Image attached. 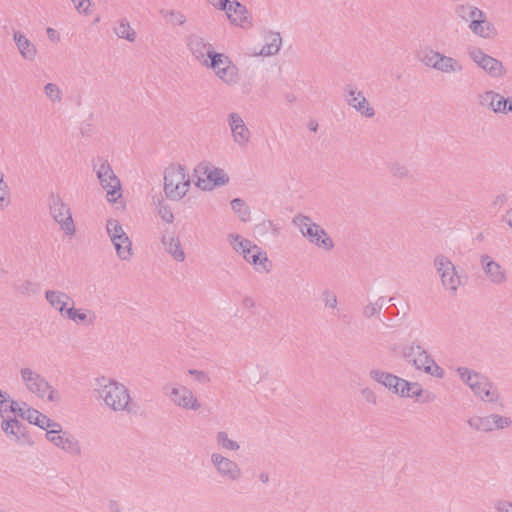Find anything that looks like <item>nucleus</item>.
Returning <instances> with one entry per match:
<instances>
[{
  "mask_svg": "<svg viewBox=\"0 0 512 512\" xmlns=\"http://www.w3.org/2000/svg\"><path fill=\"white\" fill-rule=\"evenodd\" d=\"M197 180L196 186L202 190L209 191L215 186H222L229 182L228 174L221 168L210 163H200L194 170Z\"/></svg>",
  "mask_w": 512,
  "mask_h": 512,
  "instance_id": "11",
  "label": "nucleus"
},
{
  "mask_svg": "<svg viewBox=\"0 0 512 512\" xmlns=\"http://www.w3.org/2000/svg\"><path fill=\"white\" fill-rule=\"evenodd\" d=\"M114 32L119 38L126 39L129 42H134L136 39V33L126 19L119 21L114 28Z\"/></svg>",
  "mask_w": 512,
  "mask_h": 512,
  "instance_id": "39",
  "label": "nucleus"
},
{
  "mask_svg": "<svg viewBox=\"0 0 512 512\" xmlns=\"http://www.w3.org/2000/svg\"><path fill=\"white\" fill-rule=\"evenodd\" d=\"M493 508L496 512H512V502L504 499H498L494 502Z\"/></svg>",
  "mask_w": 512,
  "mask_h": 512,
  "instance_id": "52",
  "label": "nucleus"
},
{
  "mask_svg": "<svg viewBox=\"0 0 512 512\" xmlns=\"http://www.w3.org/2000/svg\"><path fill=\"white\" fill-rule=\"evenodd\" d=\"M434 267L441 279L444 289L455 295L461 285V277L455 265L445 255H438L434 259Z\"/></svg>",
  "mask_w": 512,
  "mask_h": 512,
  "instance_id": "13",
  "label": "nucleus"
},
{
  "mask_svg": "<svg viewBox=\"0 0 512 512\" xmlns=\"http://www.w3.org/2000/svg\"><path fill=\"white\" fill-rule=\"evenodd\" d=\"M56 426L57 427H49V429L46 430L47 440L72 456H80L82 449L78 439L70 432L62 431L60 423L56 422Z\"/></svg>",
  "mask_w": 512,
  "mask_h": 512,
  "instance_id": "12",
  "label": "nucleus"
},
{
  "mask_svg": "<svg viewBox=\"0 0 512 512\" xmlns=\"http://www.w3.org/2000/svg\"><path fill=\"white\" fill-rule=\"evenodd\" d=\"M164 396L175 407L197 412L202 408V403L194 391L179 382H168L162 388Z\"/></svg>",
  "mask_w": 512,
  "mask_h": 512,
  "instance_id": "6",
  "label": "nucleus"
},
{
  "mask_svg": "<svg viewBox=\"0 0 512 512\" xmlns=\"http://www.w3.org/2000/svg\"><path fill=\"white\" fill-rule=\"evenodd\" d=\"M269 479H270V476H269V473L268 472H260L258 474V480L263 483V484H266L269 482Z\"/></svg>",
  "mask_w": 512,
  "mask_h": 512,
  "instance_id": "61",
  "label": "nucleus"
},
{
  "mask_svg": "<svg viewBox=\"0 0 512 512\" xmlns=\"http://www.w3.org/2000/svg\"><path fill=\"white\" fill-rule=\"evenodd\" d=\"M9 399V395L7 392H4L0 389V415L4 418L5 414L8 412V408H3L5 402Z\"/></svg>",
  "mask_w": 512,
  "mask_h": 512,
  "instance_id": "56",
  "label": "nucleus"
},
{
  "mask_svg": "<svg viewBox=\"0 0 512 512\" xmlns=\"http://www.w3.org/2000/svg\"><path fill=\"white\" fill-rule=\"evenodd\" d=\"M106 230L110 239L118 238L121 235H126L122 225L116 219H109L106 223Z\"/></svg>",
  "mask_w": 512,
  "mask_h": 512,
  "instance_id": "43",
  "label": "nucleus"
},
{
  "mask_svg": "<svg viewBox=\"0 0 512 512\" xmlns=\"http://www.w3.org/2000/svg\"><path fill=\"white\" fill-rule=\"evenodd\" d=\"M462 11L467 12V16H463V20L469 22V24H472V21H479L486 16L482 10L470 5H462Z\"/></svg>",
  "mask_w": 512,
  "mask_h": 512,
  "instance_id": "41",
  "label": "nucleus"
},
{
  "mask_svg": "<svg viewBox=\"0 0 512 512\" xmlns=\"http://www.w3.org/2000/svg\"><path fill=\"white\" fill-rule=\"evenodd\" d=\"M9 205V189L4 178L0 177V210Z\"/></svg>",
  "mask_w": 512,
  "mask_h": 512,
  "instance_id": "48",
  "label": "nucleus"
},
{
  "mask_svg": "<svg viewBox=\"0 0 512 512\" xmlns=\"http://www.w3.org/2000/svg\"><path fill=\"white\" fill-rule=\"evenodd\" d=\"M507 112H511L512 113V97L508 98Z\"/></svg>",
  "mask_w": 512,
  "mask_h": 512,
  "instance_id": "64",
  "label": "nucleus"
},
{
  "mask_svg": "<svg viewBox=\"0 0 512 512\" xmlns=\"http://www.w3.org/2000/svg\"><path fill=\"white\" fill-rule=\"evenodd\" d=\"M226 16L230 23L235 26L245 27L251 25L247 8L238 0H232L231 4L228 6Z\"/></svg>",
  "mask_w": 512,
  "mask_h": 512,
  "instance_id": "25",
  "label": "nucleus"
},
{
  "mask_svg": "<svg viewBox=\"0 0 512 512\" xmlns=\"http://www.w3.org/2000/svg\"><path fill=\"white\" fill-rule=\"evenodd\" d=\"M361 395L363 397V399L367 402V403H370L372 405H376L377 404V396H376V393L371 389V388H363L361 390Z\"/></svg>",
  "mask_w": 512,
  "mask_h": 512,
  "instance_id": "54",
  "label": "nucleus"
},
{
  "mask_svg": "<svg viewBox=\"0 0 512 512\" xmlns=\"http://www.w3.org/2000/svg\"><path fill=\"white\" fill-rule=\"evenodd\" d=\"M44 93L46 97L54 103H59L62 101L63 93L60 87L55 83H47L44 86Z\"/></svg>",
  "mask_w": 512,
  "mask_h": 512,
  "instance_id": "42",
  "label": "nucleus"
},
{
  "mask_svg": "<svg viewBox=\"0 0 512 512\" xmlns=\"http://www.w3.org/2000/svg\"><path fill=\"white\" fill-rule=\"evenodd\" d=\"M119 259L123 261H129L132 256V242L129 239L128 235H121L118 238L110 239Z\"/></svg>",
  "mask_w": 512,
  "mask_h": 512,
  "instance_id": "31",
  "label": "nucleus"
},
{
  "mask_svg": "<svg viewBox=\"0 0 512 512\" xmlns=\"http://www.w3.org/2000/svg\"><path fill=\"white\" fill-rule=\"evenodd\" d=\"M46 34H47V37L48 39L53 42V43H57L60 41V35L59 33L57 32V30H55L54 28H51V27H48L46 29Z\"/></svg>",
  "mask_w": 512,
  "mask_h": 512,
  "instance_id": "57",
  "label": "nucleus"
},
{
  "mask_svg": "<svg viewBox=\"0 0 512 512\" xmlns=\"http://www.w3.org/2000/svg\"><path fill=\"white\" fill-rule=\"evenodd\" d=\"M158 215L167 224H172L174 221V214L169 205L160 203L158 205Z\"/></svg>",
  "mask_w": 512,
  "mask_h": 512,
  "instance_id": "46",
  "label": "nucleus"
},
{
  "mask_svg": "<svg viewBox=\"0 0 512 512\" xmlns=\"http://www.w3.org/2000/svg\"><path fill=\"white\" fill-rule=\"evenodd\" d=\"M64 318L71 320L76 325L92 326L95 324L97 316L93 310L75 308L72 304Z\"/></svg>",
  "mask_w": 512,
  "mask_h": 512,
  "instance_id": "26",
  "label": "nucleus"
},
{
  "mask_svg": "<svg viewBox=\"0 0 512 512\" xmlns=\"http://www.w3.org/2000/svg\"><path fill=\"white\" fill-rule=\"evenodd\" d=\"M439 56L440 52L433 49H429L424 52L421 61L425 66L436 70V68H438L437 65Z\"/></svg>",
  "mask_w": 512,
  "mask_h": 512,
  "instance_id": "44",
  "label": "nucleus"
},
{
  "mask_svg": "<svg viewBox=\"0 0 512 512\" xmlns=\"http://www.w3.org/2000/svg\"><path fill=\"white\" fill-rule=\"evenodd\" d=\"M410 386V382L405 380V379H402L399 377V381L397 383V386L396 388H393V392L395 394H398L402 397H408L410 394L409 392H407V389L408 387Z\"/></svg>",
  "mask_w": 512,
  "mask_h": 512,
  "instance_id": "51",
  "label": "nucleus"
},
{
  "mask_svg": "<svg viewBox=\"0 0 512 512\" xmlns=\"http://www.w3.org/2000/svg\"><path fill=\"white\" fill-rule=\"evenodd\" d=\"M209 463L216 475L226 482H239L243 476L240 465L219 451H214L209 456Z\"/></svg>",
  "mask_w": 512,
  "mask_h": 512,
  "instance_id": "10",
  "label": "nucleus"
},
{
  "mask_svg": "<svg viewBox=\"0 0 512 512\" xmlns=\"http://www.w3.org/2000/svg\"><path fill=\"white\" fill-rule=\"evenodd\" d=\"M227 122L234 143L240 148L247 147L251 139V131L245 124L242 116L239 113L232 112L228 115Z\"/></svg>",
  "mask_w": 512,
  "mask_h": 512,
  "instance_id": "18",
  "label": "nucleus"
},
{
  "mask_svg": "<svg viewBox=\"0 0 512 512\" xmlns=\"http://www.w3.org/2000/svg\"><path fill=\"white\" fill-rule=\"evenodd\" d=\"M94 393L97 399L113 412H133L129 389L113 378L105 376L96 378Z\"/></svg>",
  "mask_w": 512,
  "mask_h": 512,
  "instance_id": "1",
  "label": "nucleus"
},
{
  "mask_svg": "<svg viewBox=\"0 0 512 512\" xmlns=\"http://www.w3.org/2000/svg\"><path fill=\"white\" fill-rule=\"evenodd\" d=\"M505 222L510 228H512V209L507 212L505 216Z\"/></svg>",
  "mask_w": 512,
  "mask_h": 512,
  "instance_id": "62",
  "label": "nucleus"
},
{
  "mask_svg": "<svg viewBox=\"0 0 512 512\" xmlns=\"http://www.w3.org/2000/svg\"><path fill=\"white\" fill-rule=\"evenodd\" d=\"M469 57L492 78H502L506 74L503 63L484 53L480 48H473L469 51Z\"/></svg>",
  "mask_w": 512,
  "mask_h": 512,
  "instance_id": "16",
  "label": "nucleus"
},
{
  "mask_svg": "<svg viewBox=\"0 0 512 512\" xmlns=\"http://www.w3.org/2000/svg\"><path fill=\"white\" fill-rule=\"evenodd\" d=\"M164 18L172 25L182 26L186 23V16L177 10H169L165 12Z\"/></svg>",
  "mask_w": 512,
  "mask_h": 512,
  "instance_id": "45",
  "label": "nucleus"
},
{
  "mask_svg": "<svg viewBox=\"0 0 512 512\" xmlns=\"http://www.w3.org/2000/svg\"><path fill=\"white\" fill-rule=\"evenodd\" d=\"M390 173L398 179H404L409 177L408 168L398 163L391 165Z\"/></svg>",
  "mask_w": 512,
  "mask_h": 512,
  "instance_id": "50",
  "label": "nucleus"
},
{
  "mask_svg": "<svg viewBox=\"0 0 512 512\" xmlns=\"http://www.w3.org/2000/svg\"><path fill=\"white\" fill-rule=\"evenodd\" d=\"M93 171L103 190L106 191L108 202L115 203L122 196L121 182L113 171L109 161L102 157H97L92 161Z\"/></svg>",
  "mask_w": 512,
  "mask_h": 512,
  "instance_id": "7",
  "label": "nucleus"
},
{
  "mask_svg": "<svg viewBox=\"0 0 512 512\" xmlns=\"http://www.w3.org/2000/svg\"><path fill=\"white\" fill-rule=\"evenodd\" d=\"M23 411V403L19 404L17 401L11 400L9 404V412L15 413L20 417V413Z\"/></svg>",
  "mask_w": 512,
  "mask_h": 512,
  "instance_id": "58",
  "label": "nucleus"
},
{
  "mask_svg": "<svg viewBox=\"0 0 512 512\" xmlns=\"http://www.w3.org/2000/svg\"><path fill=\"white\" fill-rule=\"evenodd\" d=\"M50 215L59 225L66 236L73 237L76 234V225L68 204L60 197H52L49 204Z\"/></svg>",
  "mask_w": 512,
  "mask_h": 512,
  "instance_id": "14",
  "label": "nucleus"
},
{
  "mask_svg": "<svg viewBox=\"0 0 512 512\" xmlns=\"http://www.w3.org/2000/svg\"><path fill=\"white\" fill-rule=\"evenodd\" d=\"M25 389L38 399L51 403L61 401L60 393L50 384L45 376L30 367H22L19 371Z\"/></svg>",
  "mask_w": 512,
  "mask_h": 512,
  "instance_id": "5",
  "label": "nucleus"
},
{
  "mask_svg": "<svg viewBox=\"0 0 512 512\" xmlns=\"http://www.w3.org/2000/svg\"><path fill=\"white\" fill-rule=\"evenodd\" d=\"M282 45V38L278 32H270L265 37V44L259 52H255L254 56H273L276 55Z\"/></svg>",
  "mask_w": 512,
  "mask_h": 512,
  "instance_id": "28",
  "label": "nucleus"
},
{
  "mask_svg": "<svg viewBox=\"0 0 512 512\" xmlns=\"http://www.w3.org/2000/svg\"><path fill=\"white\" fill-rule=\"evenodd\" d=\"M407 392H409V396L408 397H419L421 396L423 390L420 386L419 383L417 382H410V386L408 387L407 389Z\"/></svg>",
  "mask_w": 512,
  "mask_h": 512,
  "instance_id": "55",
  "label": "nucleus"
},
{
  "mask_svg": "<svg viewBox=\"0 0 512 512\" xmlns=\"http://www.w3.org/2000/svg\"><path fill=\"white\" fill-rule=\"evenodd\" d=\"M188 374L199 384L207 385L211 382L210 375L203 370L189 369Z\"/></svg>",
  "mask_w": 512,
  "mask_h": 512,
  "instance_id": "47",
  "label": "nucleus"
},
{
  "mask_svg": "<svg viewBox=\"0 0 512 512\" xmlns=\"http://www.w3.org/2000/svg\"><path fill=\"white\" fill-rule=\"evenodd\" d=\"M467 424L477 432L489 433L509 428L512 425V420L510 417L499 414L475 415L468 419Z\"/></svg>",
  "mask_w": 512,
  "mask_h": 512,
  "instance_id": "15",
  "label": "nucleus"
},
{
  "mask_svg": "<svg viewBox=\"0 0 512 512\" xmlns=\"http://www.w3.org/2000/svg\"><path fill=\"white\" fill-rule=\"evenodd\" d=\"M460 379L472 390L474 395L485 403H498L500 394L497 387L483 374L467 367H458Z\"/></svg>",
  "mask_w": 512,
  "mask_h": 512,
  "instance_id": "4",
  "label": "nucleus"
},
{
  "mask_svg": "<svg viewBox=\"0 0 512 512\" xmlns=\"http://www.w3.org/2000/svg\"><path fill=\"white\" fill-rule=\"evenodd\" d=\"M12 36L20 57L24 61L34 62L38 56L37 46L20 30H14Z\"/></svg>",
  "mask_w": 512,
  "mask_h": 512,
  "instance_id": "21",
  "label": "nucleus"
},
{
  "mask_svg": "<svg viewBox=\"0 0 512 512\" xmlns=\"http://www.w3.org/2000/svg\"><path fill=\"white\" fill-rule=\"evenodd\" d=\"M232 63L233 62L227 55L213 51L208 57L207 63L203 64V66L212 69L216 73L222 68L229 67Z\"/></svg>",
  "mask_w": 512,
  "mask_h": 512,
  "instance_id": "35",
  "label": "nucleus"
},
{
  "mask_svg": "<svg viewBox=\"0 0 512 512\" xmlns=\"http://www.w3.org/2000/svg\"><path fill=\"white\" fill-rule=\"evenodd\" d=\"M469 29L473 34L484 39L494 38L497 34L495 26L487 20L486 16L479 21H472V24H469Z\"/></svg>",
  "mask_w": 512,
  "mask_h": 512,
  "instance_id": "29",
  "label": "nucleus"
},
{
  "mask_svg": "<svg viewBox=\"0 0 512 512\" xmlns=\"http://www.w3.org/2000/svg\"><path fill=\"white\" fill-rule=\"evenodd\" d=\"M480 265L485 278L493 285H503L507 281L506 270L488 254L480 257Z\"/></svg>",
  "mask_w": 512,
  "mask_h": 512,
  "instance_id": "20",
  "label": "nucleus"
},
{
  "mask_svg": "<svg viewBox=\"0 0 512 512\" xmlns=\"http://www.w3.org/2000/svg\"><path fill=\"white\" fill-rule=\"evenodd\" d=\"M79 14H87L90 7V0H70Z\"/></svg>",
  "mask_w": 512,
  "mask_h": 512,
  "instance_id": "53",
  "label": "nucleus"
},
{
  "mask_svg": "<svg viewBox=\"0 0 512 512\" xmlns=\"http://www.w3.org/2000/svg\"><path fill=\"white\" fill-rule=\"evenodd\" d=\"M45 300L50 307L58 311L62 317H65L71 305L74 304V300L68 293L55 289L45 291Z\"/></svg>",
  "mask_w": 512,
  "mask_h": 512,
  "instance_id": "22",
  "label": "nucleus"
},
{
  "mask_svg": "<svg viewBox=\"0 0 512 512\" xmlns=\"http://www.w3.org/2000/svg\"><path fill=\"white\" fill-rule=\"evenodd\" d=\"M190 185V176L183 166H170L165 170L164 193L168 199L181 200L189 191Z\"/></svg>",
  "mask_w": 512,
  "mask_h": 512,
  "instance_id": "9",
  "label": "nucleus"
},
{
  "mask_svg": "<svg viewBox=\"0 0 512 512\" xmlns=\"http://www.w3.org/2000/svg\"><path fill=\"white\" fill-rule=\"evenodd\" d=\"M186 46L195 60L201 65L206 64L214 51V46L201 34L193 32L186 36Z\"/></svg>",
  "mask_w": 512,
  "mask_h": 512,
  "instance_id": "17",
  "label": "nucleus"
},
{
  "mask_svg": "<svg viewBox=\"0 0 512 512\" xmlns=\"http://www.w3.org/2000/svg\"><path fill=\"white\" fill-rule=\"evenodd\" d=\"M437 67H439L436 68L437 71L445 74H456L463 71V65L459 60L442 53H440Z\"/></svg>",
  "mask_w": 512,
  "mask_h": 512,
  "instance_id": "32",
  "label": "nucleus"
},
{
  "mask_svg": "<svg viewBox=\"0 0 512 512\" xmlns=\"http://www.w3.org/2000/svg\"><path fill=\"white\" fill-rule=\"evenodd\" d=\"M162 244L165 251L171 255L174 260L178 262H183L185 260V253L181 242L174 234L163 235Z\"/></svg>",
  "mask_w": 512,
  "mask_h": 512,
  "instance_id": "27",
  "label": "nucleus"
},
{
  "mask_svg": "<svg viewBox=\"0 0 512 512\" xmlns=\"http://www.w3.org/2000/svg\"><path fill=\"white\" fill-rule=\"evenodd\" d=\"M215 442L219 449L231 452H237L240 450V443L229 437L226 431H218L215 434Z\"/></svg>",
  "mask_w": 512,
  "mask_h": 512,
  "instance_id": "36",
  "label": "nucleus"
},
{
  "mask_svg": "<svg viewBox=\"0 0 512 512\" xmlns=\"http://www.w3.org/2000/svg\"><path fill=\"white\" fill-rule=\"evenodd\" d=\"M227 240L233 250L251 264L256 272L268 274L271 271L272 262L268 259L267 253L258 245L234 233L229 234Z\"/></svg>",
  "mask_w": 512,
  "mask_h": 512,
  "instance_id": "2",
  "label": "nucleus"
},
{
  "mask_svg": "<svg viewBox=\"0 0 512 512\" xmlns=\"http://www.w3.org/2000/svg\"><path fill=\"white\" fill-rule=\"evenodd\" d=\"M232 0H217L213 7L220 11H224L225 13L228 12V6L231 4Z\"/></svg>",
  "mask_w": 512,
  "mask_h": 512,
  "instance_id": "59",
  "label": "nucleus"
},
{
  "mask_svg": "<svg viewBox=\"0 0 512 512\" xmlns=\"http://www.w3.org/2000/svg\"><path fill=\"white\" fill-rule=\"evenodd\" d=\"M478 101L481 106L488 107L495 113H507L508 99L493 90L479 94Z\"/></svg>",
  "mask_w": 512,
  "mask_h": 512,
  "instance_id": "23",
  "label": "nucleus"
},
{
  "mask_svg": "<svg viewBox=\"0 0 512 512\" xmlns=\"http://www.w3.org/2000/svg\"><path fill=\"white\" fill-rule=\"evenodd\" d=\"M242 307L247 310H252L255 307V301L251 296H246L242 300Z\"/></svg>",
  "mask_w": 512,
  "mask_h": 512,
  "instance_id": "60",
  "label": "nucleus"
},
{
  "mask_svg": "<svg viewBox=\"0 0 512 512\" xmlns=\"http://www.w3.org/2000/svg\"><path fill=\"white\" fill-rule=\"evenodd\" d=\"M457 14L460 18L463 19V16H467V12L462 11V5L457 7Z\"/></svg>",
  "mask_w": 512,
  "mask_h": 512,
  "instance_id": "63",
  "label": "nucleus"
},
{
  "mask_svg": "<svg viewBox=\"0 0 512 512\" xmlns=\"http://www.w3.org/2000/svg\"><path fill=\"white\" fill-rule=\"evenodd\" d=\"M322 300L324 305L328 308L335 309L338 304V299L333 291L325 290L322 293Z\"/></svg>",
  "mask_w": 512,
  "mask_h": 512,
  "instance_id": "49",
  "label": "nucleus"
},
{
  "mask_svg": "<svg viewBox=\"0 0 512 512\" xmlns=\"http://www.w3.org/2000/svg\"><path fill=\"white\" fill-rule=\"evenodd\" d=\"M293 223L299 229L302 236L312 245L327 251L334 248V242L325 229L314 222L309 216L296 215L293 218Z\"/></svg>",
  "mask_w": 512,
  "mask_h": 512,
  "instance_id": "8",
  "label": "nucleus"
},
{
  "mask_svg": "<svg viewBox=\"0 0 512 512\" xmlns=\"http://www.w3.org/2000/svg\"><path fill=\"white\" fill-rule=\"evenodd\" d=\"M215 74L222 82L228 86L235 85L239 81V70L234 63L230 64L229 67L222 68Z\"/></svg>",
  "mask_w": 512,
  "mask_h": 512,
  "instance_id": "37",
  "label": "nucleus"
},
{
  "mask_svg": "<svg viewBox=\"0 0 512 512\" xmlns=\"http://www.w3.org/2000/svg\"><path fill=\"white\" fill-rule=\"evenodd\" d=\"M402 358L416 370L421 371L437 379L445 375L444 369L440 367L418 341L414 340L402 346Z\"/></svg>",
  "mask_w": 512,
  "mask_h": 512,
  "instance_id": "3",
  "label": "nucleus"
},
{
  "mask_svg": "<svg viewBox=\"0 0 512 512\" xmlns=\"http://www.w3.org/2000/svg\"><path fill=\"white\" fill-rule=\"evenodd\" d=\"M231 208L242 222H247L251 218L249 206L241 198H235L231 201Z\"/></svg>",
  "mask_w": 512,
  "mask_h": 512,
  "instance_id": "38",
  "label": "nucleus"
},
{
  "mask_svg": "<svg viewBox=\"0 0 512 512\" xmlns=\"http://www.w3.org/2000/svg\"><path fill=\"white\" fill-rule=\"evenodd\" d=\"M20 417L44 430H48L49 427H57L56 421L37 409L28 406L25 402H23V411L20 413Z\"/></svg>",
  "mask_w": 512,
  "mask_h": 512,
  "instance_id": "24",
  "label": "nucleus"
},
{
  "mask_svg": "<svg viewBox=\"0 0 512 512\" xmlns=\"http://www.w3.org/2000/svg\"><path fill=\"white\" fill-rule=\"evenodd\" d=\"M14 291L24 297H32L39 293V284L30 279L19 280L13 285Z\"/></svg>",
  "mask_w": 512,
  "mask_h": 512,
  "instance_id": "33",
  "label": "nucleus"
},
{
  "mask_svg": "<svg viewBox=\"0 0 512 512\" xmlns=\"http://www.w3.org/2000/svg\"><path fill=\"white\" fill-rule=\"evenodd\" d=\"M369 375L374 381L382 384L389 390H393V388H396L397 383L399 381L398 376L378 369L371 370Z\"/></svg>",
  "mask_w": 512,
  "mask_h": 512,
  "instance_id": "34",
  "label": "nucleus"
},
{
  "mask_svg": "<svg viewBox=\"0 0 512 512\" xmlns=\"http://www.w3.org/2000/svg\"><path fill=\"white\" fill-rule=\"evenodd\" d=\"M346 101L349 106L358 113L367 118L375 116V110L370 105L362 91H359L354 85H347L344 89Z\"/></svg>",
  "mask_w": 512,
  "mask_h": 512,
  "instance_id": "19",
  "label": "nucleus"
},
{
  "mask_svg": "<svg viewBox=\"0 0 512 512\" xmlns=\"http://www.w3.org/2000/svg\"><path fill=\"white\" fill-rule=\"evenodd\" d=\"M1 428L7 437L13 441H19L25 435L24 426L15 418L3 419Z\"/></svg>",
  "mask_w": 512,
  "mask_h": 512,
  "instance_id": "30",
  "label": "nucleus"
},
{
  "mask_svg": "<svg viewBox=\"0 0 512 512\" xmlns=\"http://www.w3.org/2000/svg\"><path fill=\"white\" fill-rule=\"evenodd\" d=\"M385 304V299L383 297H379L373 302H369L364 308H363V315L366 318H371L373 316H376L380 313L381 309L383 308Z\"/></svg>",
  "mask_w": 512,
  "mask_h": 512,
  "instance_id": "40",
  "label": "nucleus"
}]
</instances>
